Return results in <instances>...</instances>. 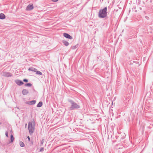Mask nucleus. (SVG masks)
<instances>
[{"label":"nucleus","instance_id":"nucleus-1","mask_svg":"<svg viewBox=\"0 0 153 153\" xmlns=\"http://www.w3.org/2000/svg\"><path fill=\"white\" fill-rule=\"evenodd\" d=\"M107 8L105 7L104 8L100 10L98 13V17L100 18H103L106 17L107 14Z\"/></svg>","mask_w":153,"mask_h":153},{"label":"nucleus","instance_id":"nucleus-2","mask_svg":"<svg viewBox=\"0 0 153 153\" xmlns=\"http://www.w3.org/2000/svg\"><path fill=\"white\" fill-rule=\"evenodd\" d=\"M68 102L70 103L71 104V106L68 108L69 109L73 110L80 108L79 105H78L73 100H68Z\"/></svg>","mask_w":153,"mask_h":153},{"label":"nucleus","instance_id":"nucleus-3","mask_svg":"<svg viewBox=\"0 0 153 153\" xmlns=\"http://www.w3.org/2000/svg\"><path fill=\"white\" fill-rule=\"evenodd\" d=\"M28 129L30 134H32L35 129L34 124H33L32 122H29L28 123Z\"/></svg>","mask_w":153,"mask_h":153},{"label":"nucleus","instance_id":"nucleus-4","mask_svg":"<svg viewBox=\"0 0 153 153\" xmlns=\"http://www.w3.org/2000/svg\"><path fill=\"white\" fill-rule=\"evenodd\" d=\"M2 75L3 76L7 77H11L12 76V74L11 73L7 72H3L2 73Z\"/></svg>","mask_w":153,"mask_h":153},{"label":"nucleus","instance_id":"nucleus-5","mask_svg":"<svg viewBox=\"0 0 153 153\" xmlns=\"http://www.w3.org/2000/svg\"><path fill=\"white\" fill-rule=\"evenodd\" d=\"M15 82L17 85L19 86L22 85L24 84V82L22 81L19 79L16 80L15 81Z\"/></svg>","mask_w":153,"mask_h":153},{"label":"nucleus","instance_id":"nucleus-6","mask_svg":"<svg viewBox=\"0 0 153 153\" xmlns=\"http://www.w3.org/2000/svg\"><path fill=\"white\" fill-rule=\"evenodd\" d=\"M33 8V4H30L28 5L26 9L27 10H30Z\"/></svg>","mask_w":153,"mask_h":153},{"label":"nucleus","instance_id":"nucleus-7","mask_svg":"<svg viewBox=\"0 0 153 153\" xmlns=\"http://www.w3.org/2000/svg\"><path fill=\"white\" fill-rule=\"evenodd\" d=\"M63 36L65 38L71 39H73V37L72 36L69 34L66 33H63Z\"/></svg>","mask_w":153,"mask_h":153},{"label":"nucleus","instance_id":"nucleus-8","mask_svg":"<svg viewBox=\"0 0 153 153\" xmlns=\"http://www.w3.org/2000/svg\"><path fill=\"white\" fill-rule=\"evenodd\" d=\"M36 100H32L26 102V103L29 105H34L36 103Z\"/></svg>","mask_w":153,"mask_h":153},{"label":"nucleus","instance_id":"nucleus-9","mask_svg":"<svg viewBox=\"0 0 153 153\" xmlns=\"http://www.w3.org/2000/svg\"><path fill=\"white\" fill-rule=\"evenodd\" d=\"M28 91L27 90L24 89L22 91V93L24 95H27L28 94Z\"/></svg>","mask_w":153,"mask_h":153},{"label":"nucleus","instance_id":"nucleus-10","mask_svg":"<svg viewBox=\"0 0 153 153\" xmlns=\"http://www.w3.org/2000/svg\"><path fill=\"white\" fill-rule=\"evenodd\" d=\"M5 18V16L4 14L3 13L0 14V19H3Z\"/></svg>","mask_w":153,"mask_h":153},{"label":"nucleus","instance_id":"nucleus-11","mask_svg":"<svg viewBox=\"0 0 153 153\" xmlns=\"http://www.w3.org/2000/svg\"><path fill=\"white\" fill-rule=\"evenodd\" d=\"M28 70L30 71L36 72V70H37V69H36V68L32 67V68H30L28 69Z\"/></svg>","mask_w":153,"mask_h":153},{"label":"nucleus","instance_id":"nucleus-12","mask_svg":"<svg viewBox=\"0 0 153 153\" xmlns=\"http://www.w3.org/2000/svg\"><path fill=\"white\" fill-rule=\"evenodd\" d=\"M42 105H43L42 102V101H40L38 103V104L36 106L37 107H40L42 106Z\"/></svg>","mask_w":153,"mask_h":153},{"label":"nucleus","instance_id":"nucleus-13","mask_svg":"<svg viewBox=\"0 0 153 153\" xmlns=\"http://www.w3.org/2000/svg\"><path fill=\"white\" fill-rule=\"evenodd\" d=\"M62 42L63 44L66 46H68L69 45L68 42L66 41L63 40L62 41Z\"/></svg>","mask_w":153,"mask_h":153},{"label":"nucleus","instance_id":"nucleus-14","mask_svg":"<svg viewBox=\"0 0 153 153\" xmlns=\"http://www.w3.org/2000/svg\"><path fill=\"white\" fill-rule=\"evenodd\" d=\"M19 144L20 146L22 147H24L25 146V144L24 143L21 141L19 142Z\"/></svg>","mask_w":153,"mask_h":153},{"label":"nucleus","instance_id":"nucleus-15","mask_svg":"<svg viewBox=\"0 0 153 153\" xmlns=\"http://www.w3.org/2000/svg\"><path fill=\"white\" fill-rule=\"evenodd\" d=\"M36 74L38 75H42V73L39 71H37V70H36Z\"/></svg>","mask_w":153,"mask_h":153},{"label":"nucleus","instance_id":"nucleus-16","mask_svg":"<svg viewBox=\"0 0 153 153\" xmlns=\"http://www.w3.org/2000/svg\"><path fill=\"white\" fill-rule=\"evenodd\" d=\"M10 140H11V141L10 142H11V143L13 142L14 140L13 137V135H12V134H11V135L10 136Z\"/></svg>","mask_w":153,"mask_h":153},{"label":"nucleus","instance_id":"nucleus-17","mask_svg":"<svg viewBox=\"0 0 153 153\" xmlns=\"http://www.w3.org/2000/svg\"><path fill=\"white\" fill-rule=\"evenodd\" d=\"M25 85L26 86L30 87L32 85V84L30 83H28L25 84Z\"/></svg>","mask_w":153,"mask_h":153},{"label":"nucleus","instance_id":"nucleus-18","mask_svg":"<svg viewBox=\"0 0 153 153\" xmlns=\"http://www.w3.org/2000/svg\"><path fill=\"white\" fill-rule=\"evenodd\" d=\"M45 140L44 139H42L41 141V145H43V144Z\"/></svg>","mask_w":153,"mask_h":153},{"label":"nucleus","instance_id":"nucleus-19","mask_svg":"<svg viewBox=\"0 0 153 153\" xmlns=\"http://www.w3.org/2000/svg\"><path fill=\"white\" fill-rule=\"evenodd\" d=\"M44 149L43 147L41 148L40 149V151H39V152H42V151H43Z\"/></svg>","mask_w":153,"mask_h":153},{"label":"nucleus","instance_id":"nucleus-20","mask_svg":"<svg viewBox=\"0 0 153 153\" xmlns=\"http://www.w3.org/2000/svg\"><path fill=\"white\" fill-rule=\"evenodd\" d=\"M23 81L25 82H28V79H24L23 80Z\"/></svg>","mask_w":153,"mask_h":153},{"label":"nucleus","instance_id":"nucleus-21","mask_svg":"<svg viewBox=\"0 0 153 153\" xmlns=\"http://www.w3.org/2000/svg\"><path fill=\"white\" fill-rule=\"evenodd\" d=\"M5 135L7 137H8V136L7 132H5Z\"/></svg>","mask_w":153,"mask_h":153},{"label":"nucleus","instance_id":"nucleus-22","mask_svg":"<svg viewBox=\"0 0 153 153\" xmlns=\"http://www.w3.org/2000/svg\"><path fill=\"white\" fill-rule=\"evenodd\" d=\"M51 0L53 2H56L58 1V0Z\"/></svg>","mask_w":153,"mask_h":153},{"label":"nucleus","instance_id":"nucleus-23","mask_svg":"<svg viewBox=\"0 0 153 153\" xmlns=\"http://www.w3.org/2000/svg\"><path fill=\"white\" fill-rule=\"evenodd\" d=\"M27 138H28V141H30V138L29 137V136H28L27 137Z\"/></svg>","mask_w":153,"mask_h":153},{"label":"nucleus","instance_id":"nucleus-24","mask_svg":"<svg viewBox=\"0 0 153 153\" xmlns=\"http://www.w3.org/2000/svg\"><path fill=\"white\" fill-rule=\"evenodd\" d=\"M73 47L74 48H73V49H75V46H74Z\"/></svg>","mask_w":153,"mask_h":153},{"label":"nucleus","instance_id":"nucleus-25","mask_svg":"<svg viewBox=\"0 0 153 153\" xmlns=\"http://www.w3.org/2000/svg\"><path fill=\"white\" fill-rule=\"evenodd\" d=\"M26 125H27V124H26L25 125V126H26Z\"/></svg>","mask_w":153,"mask_h":153}]
</instances>
